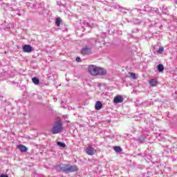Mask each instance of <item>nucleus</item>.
<instances>
[{
	"label": "nucleus",
	"instance_id": "obj_24",
	"mask_svg": "<svg viewBox=\"0 0 177 177\" xmlns=\"http://www.w3.org/2000/svg\"><path fill=\"white\" fill-rule=\"evenodd\" d=\"M165 11H164V10H163V12H164Z\"/></svg>",
	"mask_w": 177,
	"mask_h": 177
},
{
	"label": "nucleus",
	"instance_id": "obj_21",
	"mask_svg": "<svg viewBox=\"0 0 177 177\" xmlns=\"http://www.w3.org/2000/svg\"><path fill=\"white\" fill-rule=\"evenodd\" d=\"M0 177H9L6 174H1L0 175Z\"/></svg>",
	"mask_w": 177,
	"mask_h": 177
},
{
	"label": "nucleus",
	"instance_id": "obj_8",
	"mask_svg": "<svg viewBox=\"0 0 177 177\" xmlns=\"http://www.w3.org/2000/svg\"><path fill=\"white\" fill-rule=\"evenodd\" d=\"M107 74V71L104 68L98 67V71L97 72V75H106Z\"/></svg>",
	"mask_w": 177,
	"mask_h": 177
},
{
	"label": "nucleus",
	"instance_id": "obj_17",
	"mask_svg": "<svg viewBox=\"0 0 177 177\" xmlns=\"http://www.w3.org/2000/svg\"><path fill=\"white\" fill-rule=\"evenodd\" d=\"M60 21H61V19L60 18H57L56 20H55V24L57 27H60Z\"/></svg>",
	"mask_w": 177,
	"mask_h": 177
},
{
	"label": "nucleus",
	"instance_id": "obj_6",
	"mask_svg": "<svg viewBox=\"0 0 177 177\" xmlns=\"http://www.w3.org/2000/svg\"><path fill=\"white\" fill-rule=\"evenodd\" d=\"M22 49L25 53H30V52L32 50V47L28 44H25L22 47Z\"/></svg>",
	"mask_w": 177,
	"mask_h": 177
},
{
	"label": "nucleus",
	"instance_id": "obj_14",
	"mask_svg": "<svg viewBox=\"0 0 177 177\" xmlns=\"http://www.w3.org/2000/svg\"><path fill=\"white\" fill-rule=\"evenodd\" d=\"M157 68L160 73H162V71H164V65L161 64H158Z\"/></svg>",
	"mask_w": 177,
	"mask_h": 177
},
{
	"label": "nucleus",
	"instance_id": "obj_7",
	"mask_svg": "<svg viewBox=\"0 0 177 177\" xmlns=\"http://www.w3.org/2000/svg\"><path fill=\"white\" fill-rule=\"evenodd\" d=\"M113 102L116 104L118 103H122L124 102V97H122V95H116L113 99Z\"/></svg>",
	"mask_w": 177,
	"mask_h": 177
},
{
	"label": "nucleus",
	"instance_id": "obj_19",
	"mask_svg": "<svg viewBox=\"0 0 177 177\" xmlns=\"http://www.w3.org/2000/svg\"><path fill=\"white\" fill-rule=\"evenodd\" d=\"M130 76L131 77V78H133V80H136V75L135 73H130Z\"/></svg>",
	"mask_w": 177,
	"mask_h": 177
},
{
	"label": "nucleus",
	"instance_id": "obj_4",
	"mask_svg": "<svg viewBox=\"0 0 177 177\" xmlns=\"http://www.w3.org/2000/svg\"><path fill=\"white\" fill-rule=\"evenodd\" d=\"M86 153L88 156H93L96 153V149L91 146H89L86 149Z\"/></svg>",
	"mask_w": 177,
	"mask_h": 177
},
{
	"label": "nucleus",
	"instance_id": "obj_15",
	"mask_svg": "<svg viewBox=\"0 0 177 177\" xmlns=\"http://www.w3.org/2000/svg\"><path fill=\"white\" fill-rule=\"evenodd\" d=\"M114 150L116 151V153H121V151H122L121 147H115Z\"/></svg>",
	"mask_w": 177,
	"mask_h": 177
},
{
	"label": "nucleus",
	"instance_id": "obj_16",
	"mask_svg": "<svg viewBox=\"0 0 177 177\" xmlns=\"http://www.w3.org/2000/svg\"><path fill=\"white\" fill-rule=\"evenodd\" d=\"M57 145L59 146V147H63V148L66 147V144H64V142H57Z\"/></svg>",
	"mask_w": 177,
	"mask_h": 177
},
{
	"label": "nucleus",
	"instance_id": "obj_23",
	"mask_svg": "<svg viewBox=\"0 0 177 177\" xmlns=\"http://www.w3.org/2000/svg\"><path fill=\"white\" fill-rule=\"evenodd\" d=\"M165 13H167V12L165 11Z\"/></svg>",
	"mask_w": 177,
	"mask_h": 177
},
{
	"label": "nucleus",
	"instance_id": "obj_5",
	"mask_svg": "<svg viewBox=\"0 0 177 177\" xmlns=\"http://www.w3.org/2000/svg\"><path fill=\"white\" fill-rule=\"evenodd\" d=\"M81 53L82 55H92V50L91 49V48L85 47L82 49Z\"/></svg>",
	"mask_w": 177,
	"mask_h": 177
},
{
	"label": "nucleus",
	"instance_id": "obj_22",
	"mask_svg": "<svg viewBox=\"0 0 177 177\" xmlns=\"http://www.w3.org/2000/svg\"><path fill=\"white\" fill-rule=\"evenodd\" d=\"M64 117H65V118H67V115H65Z\"/></svg>",
	"mask_w": 177,
	"mask_h": 177
},
{
	"label": "nucleus",
	"instance_id": "obj_11",
	"mask_svg": "<svg viewBox=\"0 0 177 177\" xmlns=\"http://www.w3.org/2000/svg\"><path fill=\"white\" fill-rule=\"evenodd\" d=\"M102 106L103 105L102 104V102H100V101H98L96 102L95 105V110H100V109H102Z\"/></svg>",
	"mask_w": 177,
	"mask_h": 177
},
{
	"label": "nucleus",
	"instance_id": "obj_9",
	"mask_svg": "<svg viewBox=\"0 0 177 177\" xmlns=\"http://www.w3.org/2000/svg\"><path fill=\"white\" fill-rule=\"evenodd\" d=\"M78 171V167L77 166H68V172H77Z\"/></svg>",
	"mask_w": 177,
	"mask_h": 177
},
{
	"label": "nucleus",
	"instance_id": "obj_20",
	"mask_svg": "<svg viewBox=\"0 0 177 177\" xmlns=\"http://www.w3.org/2000/svg\"><path fill=\"white\" fill-rule=\"evenodd\" d=\"M76 62H77L78 63L81 62V57H76Z\"/></svg>",
	"mask_w": 177,
	"mask_h": 177
},
{
	"label": "nucleus",
	"instance_id": "obj_13",
	"mask_svg": "<svg viewBox=\"0 0 177 177\" xmlns=\"http://www.w3.org/2000/svg\"><path fill=\"white\" fill-rule=\"evenodd\" d=\"M32 81L35 85H39V79L37 77H33L32 78Z\"/></svg>",
	"mask_w": 177,
	"mask_h": 177
},
{
	"label": "nucleus",
	"instance_id": "obj_12",
	"mask_svg": "<svg viewBox=\"0 0 177 177\" xmlns=\"http://www.w3.org/2000/svg\"><path fill=\"white\" fill-rule=\"evenodd\" d=\"M18 149L19 150H20V151H22V152L27 151V148L26 147V146L23 145H18Z\"/></svg>",
	"mask_w": 177,
	"mask_h": 177
},
{
	"label": "nucleus",
	"instance_id": "obj_18",
	"mask_svg": "<svg viewBox=\"0 0 177 177\" xmlns=\"http://www.w3.org/2000/svg\"><path fill=\"white\" fill-rule=\"evenodd\" d=\"M162 52H164V47H160L158 53L161 54Z\"/></svg>",
	"mask_w": 177,
	"mask_h": 177
},
{
	"label": "nucleus",
	"instance_id": "obj_3",
	"mask_svg": "<svg viewBox=\"0 0 177 177\" xmlns=\"http://www.w3.org/2000/svg\"><path fill=\"white\" fill-rule=\"evenodd\" d=\"M57 171H61L62 172L68 173V165H59L57 167Z\"/></svg>",
	"mask_w": 177,
	"mask_h": 177
},
{
	"label": "nucleus",
	"instance_id": "obj_1",
	"mask_svg": "<svg viewBox=\"0 0 177 177\" xmlns=\"http://www.w3.org/2000/svg\"><path fill=\"white\" fill-rule=\"evenodd\" d=\"M63 131V126L62 125V122L60 120H57L55 124L53 127L51 132L53 135H56V133H60Z\"/></svg>",
	"mask_w": 177,
	"mask_h": 177
},
{
	"label": "nucleus",
	"instance_id": "obj_10",
	"mask_svg": "<svg viewBox=\"0 0 177 177\" xmlns=\"http://www.w3.org/2000/svg\"><path fill=\"white\" fill-rule=\"evenodd\" d=\"M149 85H151V86H157V85L158 84V82H157L156 80V79H151L149 81Z\"/></svg>",
	"mask_w": 177,
	"mask_h": 177
},
{
	"label": "nucleus",
	"instance_id": "obj_2",
	"mask_svg": "<svg viewBox=\"0 0 177 177\" xmlns=\"http://www.w3.org/2000/svg\"><path fill=\"white\" fill-rule=\"evenodd\" d=\"M99 67L95 65H89L88 66V73L91 74V75H97V71Z\"/></svg>",
	"mask_w": 177,
	"mask_h": 177
}]
</instances>
